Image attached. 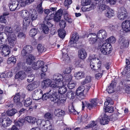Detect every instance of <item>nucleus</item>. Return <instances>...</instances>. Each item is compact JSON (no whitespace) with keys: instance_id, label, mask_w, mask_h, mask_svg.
<instances>
[{"instance_id":"9b49d317","label":"nucleus","mask_w":130,"mask_h":130,"mask_svg":"<svg viewBox=\"0 0 130 130\" xmlns=\"http://www.w3.org/2000/svg\"><path fill=\"white\" fill-rule=\"evenodd\" d=\"M7 38L10 47L11 48L13 47L16 43V39L15 35L13 34H9L7 36Z\"/></svg>"},{"instance_id":"864d4df0","label":"nucleus","mask_w":130,"mask_h":130,"mask_svg":"<svg viewBox=\"0 0 130 130\" xmlns=\"http://www.w3.org/2000/svg\"><path fill=\"white\" fill-rule=\"evenodd\" d=\"M84 62L83 61L80 60H78L75 63V64L78 67L83 68L84 64Z\"/></svg>"},{"instance_id":"a211bd4d","label":"nucleus","mask_w":130,"mask_h":130,"mask_svg":"<svg viewBox=\"0 0 130 130\" xmlns=\"http://www.w3.org/2000/svg\"><path fill=\"white\" fill-rule=\"evenodd\" d=\"M52 83V82L51 80L48 78L42 81L41 87L43 89H45L50 86L51 87V85Z\"/></svg>"},{"instance_id":"dca6fc26","label":"nucleus","mask_w":130,"mask_h":130,"mask_svg":"<svg viewBox=\"0 0 130 130\" xmlns=\"http://www.w3.org/2000/svg\"><path fill=\"white\" fill-rule=\"evenodd\" d=\"M122 26L124 31L127 32L130 31V21L125 20L122 23Z\"/></svg>"},{"instance_id":"49530a36","label":"nucleus","mask_w":130,"mask_h":130,"mask_svg":"<svg viewBox=\"0 0 130 130\" xmlns=\"http://www.w3.org/2000/svg\"><path fill=\"white\" fill-rule=\"evenodd\" d=\"M37 33V29L35 28L31 29L29 32V35L31 37L34 36Z\"/></svg>"},{"instance_id":"412c9836","label":"nucleus","mask_w":130,"mask_h":130,"mask_svg":"<svg viewBox=\"0 0 130 130\" xmlns=\"http://www.w3.org/2000/svg\"><path fill=\"white\" fill-rule=\"evenodd\" d=\"M15 27L17 28H14L15 30L12 28L11 27L9 26H7L5 27V32L6 34H11L12 33L13 31H15V32H18L20 30V29L19 28H18L17 26H16Z\"/></svg>"},{"instance_id":"473e14b6","label":"nucleus","mask_w":130,"mask_h":130,"mask_svg":"<svg viewBox=\"0 0 130 130\" xmlns=\"http://www.w3.org/2000/svg\"><path fill=\"white\" fill-rule=\"evenodd\" d=\"M122 85L124 86V89L127 93H130V84H127L126 81L123 80L122 82Z\"/></svg>"},{"instance_id":"2f4dec72","label":"nucleus","mask_w":130,"mask_h":130,"mask_svg":"<svg viewBox=\"0 0 130 130\" xmlns=\"http://www.w3.org/2000/svg\"><path fill=\"white\" fill-rule=\"evenodd\" d=\"M20 95L19 93L16 94L13 98V101L14 103L17 105H20L21 104L20 102Z\"/></svg>"},{"instance_id":"423d86ee","label":"nucleus","mask_w":130,"mask_h":130,"mask_svg":"<svg viewBox=\"0 0 130 130\" xmlns=\"http://www.w3.org/2000/svg\"><path fill=\"white\" fill-rule=\"evenodd\" d=\"M97 100L95 99L91 100L89 103L85 101L84 103L83 102H82V104L83 106L82 109L83 110L84 109L85 106H86L89 110H91L94 108L97 105Z\"/></svg>"},{"instance_id":"c03bdc74","label":"nucleus","mask_w":130,"mask_h":130,"mask_svg":"<svg viewBox=\"0 0 130 130\" xmlns=\"http://www.w3.org/2000/svg\"><path fill=\"white\" fill-rule=\"evenodd\" d=\"M74 93L72 91H70L67 93V96L71 99H73L75 97Z\"/></svg>"},{"instance_id":"e433bc0d","label":"nucleus","mask_w":130,"mask_h":130,"mask_svg":"<svg viewBox=\"0 0 130 130\" xmlns=\"http://www.w3.org/2000/svg\"><path fill=\"white\" fill-rule=\"evenodd\" d=\"M37 85L35 83H32L29 84L27 87V89L29 91H31L37 87Z\"/></svg>"},{"instance_id":"2eb2a0df","label":"nucleus","mask_w":130,"mask_h":130,"mask_svg":"<svg viewBox=\"0 0 130 130\" xmlns=\"http://www.w3.org/2000/svg\"><path fill=\"white\" fill-rule=\"evenodd\" d=\"M33 48L31 45H27L24 47L21 52V55L23 56H25L26 54L31 53Z\"/></svg>"},{"instance_id":"c9c22d12","label":"nucleus","mask_w":130,"mask_h":130,"mask_svg":"<svg viewBox=\"0 0 130 130\" xmlns=\"http://www.w3.org/2000/svg\"><path fill=\"white\" fill-rule=\"evenodd\" d=\"M37 48L39 53H42L45 52L46 50V48L41 44H39L37 46Z\"/></svg>"},{"instance_id":"7c9ffc66","label":"nucleus","mask_w":130,"mask_h":130,"mask_svg":"<svg viewBox=\"0 0 130 130\" xmlns=\"http://www.w3.org/2000/svg\"><path fill=\"white\" fill-rule=\"evenodd\" d=\"M66 85H63L59 87L58 92L61 94H63L66 92L67 89L66 87Z\"/></svg>"},{"instance_id":"4468645a","label":"nucleus","mask_w":130,"mask_h":130,"mask_svg":"<svg viewBox=\"0 0 130 130\" xmlns=\"http://www.w3.org/2000/svg\"><path fill=\"white\" fill-rule=\"evenodd\" d=\"M18 2L17 1L15 0H12L9 6L10 10L13 11L19 8L20 7H18Z\"/></svg>"},{"instance_id":"6e6552de","label":"nucleus","mask_w":130,"mask_h":130,"mask_svg":"<svg viewBox=\"0 0 130 130\" xmlns=\"http://www.w3.org/2000/svg\"><path fill=\"white\" fill-rule=\"evenodd\" d=\"M79 36L78 34L76 32L72 33L71 38L69 42V45L71 47L75 46L76 45V42L79 39Z\"/></svg>"},{"instance_id":"69168bd1","label":"nucleus","mask_w":130,"mask_h":130,"mask_svg":"<svg viewBox=\"0 0 130 130\" xmlns=\"http://www.w3.org/2000/svg\"><path fill=\"white\" fill-rule=\"evenodd\" d=\"M47 65L44 64L43 63V65L42 66L41 68V71L43 72H46L47 70Z\"/></svg>"},{"instance_id":"0eeeda50","label":"nucleus","mask_w":130,"mask_h":130,"mask_svg":"<svg viewBox=\"0 0 130 130\" xmlns=\"http://www.w3.org/2000/svg\"><path fill=\"white\" fill-rule=\"evenodd\" d=\"M101 52L104 55H108L111 53L112 51L111 46L109 43H104L101 48Z\"/></svg>"},{"instance_id":"e2e57ef3","label":"nucleus","mask_w":130,"mask_h":130,"mask_svg":"<svg viewBox=\"0 0 130 130\" xmlns=\"http://www.w3.org/2000/svg\"><path fill=\"white\" fill-rule=\"evenodd\" d=\"M106 41L109 43H114L115 42L116 39L114 37L111 36L107 39Z\"/></svg>"},{"instance_id":"680f3d73","label":"nucleus","mask_w":130,"mask_h":130,"mask_svg":"<svg viewBox=\"0 0 130 130\" xmlns=\"http://www.w3.org/2000/svg\"><path fill=\"white\" fill-rule=\"evenodd\" d=\"M104 109H105V112H108L109 113H111L113 111V108L112 107H109V106L106 107V108H104Z\"/></svg>"},{"instance_id":"0e129e2a","label":"nucleus","mask_w":130,"mask_h":130,"mask_svg":"<svg viewBox=\"0 0 130 130\" xmlns=\"http://www.w3.org/2000/svg\"><path fill=\"white\" fill-rule=\"evenodd\" d=\"M25 35L23 32H19L17 35L18 38H23L25 37Z\"/></svg>"},{"instance_id":"09e8293b","label":"nucleus","mask_w":130,"mask_h":130,"mask_svg":"<svg viewBox=\"0 0 130 130\" xmlns=\"http://www.w3.org/2000/svg\"><path fill=\"white\" fill-rule=\"evenodd\" d=\"M32 102V100L30 98H28L24 102V106L26 107H28L31 105Z\"/></svg>"},{"instance_id":"72a5a7b5","label":"nucleus","mask_w":130,"mask_h":130,"mask_svg":"<svg viewBox=\"0 0 130 130\" xmlns=\"http://www.w3.org/2000/svg\"><path fill=\"white\" fill-rule=\"evenodd\" d=\"M34 59V56L30 54L27 57L26 61V62L28 64L30 65Z\"/></svg>"},{"instance_id":"b1692460","label":"nucleus","mask_w":130,"mask_h":130,"mask_svg":"<svg viewBox=\"0 0 130 130\" xmlns=\"http://www.w3.org/2000/svg\"><path fill=\"white\" fill-rule=\"evenodd\" d=\"M89 35L91 36L89 41V43L91 44H93L95 43L97 40V37L95 33L90 34Z\"/></svg>"},{"instance_id":"aec40b11","label":"nucleus","mask_w":130,"mask_h":130,"mask_svg":"<svg viewBox=\"0 0 130 130\" xmlns=\"http://www.w3.org/2000/svg\"><path fill=\"white\" fill-rule=\"evenodd\" d=\"M127 13L125 10H122L119 12L117 15L118 18L120 20H125L127 17Z\"/></svg>"},{"instance_id":"a19ab883","label":"nucleus","mask_w":130,"mask_h":130,"mask_svg":"<svg viewBox=\"0 0 130 130\" xmlns=\"http://www.w3.org/2000/svg\"><path fill=\"white\" fill-rule=\"evenodd\" d=\"M126 63L127 66L125 68L124 72L126 73H127L130 71V62L128 60L126 59Z\"/></svg>"},{"instance_id":"f704fd0d","label":"nucleus","mask_w":130,"mask_h":130,"mask_svg":"<svg viewBox=\"0 0 130 130\" xmlns=\"http://www.w3.org/2000/svg\"><path fill=\"white\" fill-rule=\"evenodd\" d=\"M99 4L96 3V6L98 7L99 10L100 11H102L106 9L107 7V6L103 4H101L100 2H99Z\"/></svg>"},{"instance_id":"58836bf2","label":"nucleus","mask_w":130,"mask_h":130,"mask_svg":"<svg viewBox=\"0 0 130 130\" xmlns=\"http://www.w3.org/2000/svg\"><path fill=\"white\" fill-rule=\"evenodd\" d=\"M51 91V90H50L48 91L42 95V97L41 99L43 100H46L48 98H50Z\"/></svg>"},{"instance_id":"39448f33","label":"nucleus","mask_w":130,"mask_h":130,"mask_svg":"<svg viewBox=\"0 0 130 130\" xmlns=\"http://www.w3.org/2000/svg\"><path fill=\"white\" fill-rule=\"evenodd\" d=\"M37 125L41 127H44L45 130H48L52 128V125L49 121L45 120L42 119H39L36 121Z\"/></svg>"},{"instance_id":"6e6d98bb","label":"nucleus","mask_w":130,"mask_h":130,"mask_svg":"<svg viewBox=\"0 0 130 130\" xmlns=\"http://www.w3.org/2000/svg\"><path fill=\"white\" fill-rule=\"evenodd\" d=\"M42 26L43 32L45 34L48 33L49 30L48 27L45 24H42Z\"/></svg>"},{"instance_id":"338daca9","label":"nucleus","mask_w":130,"mask_h":130,"mask_svg":"<svg viewBox=\"0 0 130 130\" xmlns=\"http://www.w3.org/2000/svg\"><path fill=\"white\" fill-rule=\"evenodd\" d=\"M34 79V74H32L30 75H29L28 78L27 79V81L28 82H30L32 81Z\"/></svg>"},{"instance_id":"f03ea898","label":"nucleus","mask_w":130,"mask_h":130,"mask_svg":"<svg viewBox=\"0 0 130 130\" xmlns=\"http://www.w3.org/2000/svg\"><path fill=\"white\" fill-rule=\"evenodd\" d=\"M52 83L51 87L53 88H58L64 84V78L63 76L59 73L54 74L51 78Z\"/></svg>"},{"instance_id":"37998d69","label":"nucleus","mask_w":130,"mask_h":130,"mask_svg":"<svg viewBox=\"0 0 130 130\" xmlns=\"http://www.w3.org/2000/svg\"><path fill=\"white\" fill-rule=\"evenodd\" d=\"M113 88V84L112 82L111 83L110 86L107 88L106 90L109 93H113L114 92Z\"/></svg>"},{"instance_id":"393cba45","label":"nucleus","mask_w":130,"mask_h":130,"mask_svg":"<svg viewBox=\"0 0 130 130\" xmlns=\"http://www.w3.org/2000/svg\"><path fill=\"white\" fill-rule=\"evenodd\" d=\"M74 75L76 79H79L84 77L85 73L84 71H80L75 72Z\"/></svg>"},{"instance_id":"4d7b16f0","label":"nucleus","mask_w":130,"mask_h":130,"mask_svg":"<svg viewBox=\"0 0 130 130\" xmlns=\"http://www.w3.org/2000/svg\"><path fill=\"white\" fill-rule=\"evenodd\" d=\"M72 3V0H65L64 2V5L65 7L67 8V9H68L69 6Z\"/></svg>"},{"instance_id":"bb28decb","label":"nucleus","mask_w":130,"mask_h":130,"mask_svg":"<svg viewBox=\"0 0 130 130\" xmlns=\"http://www.w3.org/2000/svg\"><path fill=\"white\" fill-rule=\"evenodd\" d=\"M119 42L122 46L126 47L127 46L128 43L127 41L123 37H121L119 39Z\"/></svg>"},{"instance_id":"5fc2aeb1","label":"nucleus","mask_w":130,"mask_h":130,"mask_svg":"<svg viewBox=\"0 0 130 130\" xmlns=\"http://www.w3.org/2000/svg\"><path fill=\"white\" fill-rule=\"evenodd\" d=\"M119 113L117 112L116 113L113 114L110 117V118L113 121H114L117 119L118 118V115Z\"/></svg>"},{"instance_id":"3c124183","label":"nucleus","mask_w":130,"mask_h":130,"mask_svg":"<svg viewBox=\"0 0 130 130\" xmlns=\"http://www.w3.org/2000/svg\"><path fill=\"white\" fill-rule=\"evenodd\" d=\"M97 124V122L96 121H92L90 123L88 124L85 127L86 129H87L89 128L93 127L95 126Z\"/></svg>"},{"instance_id":"f8f14e48","label":"nucleus","mask_w":130,"mask_h":130,"mask_svg":"<svg viewBox=\"0 0 130 130\" xmlns=\"http://www.w3.org/2000/svg\"><path fill=\"white\" fill-rule=\"evenodd\" d=\"M0 52L4 56L8 55L10 53L9 46L7 45H2L0 46Z\"/></svg>"},{"instance_id":"5701e85b","label":"nucleus","mask_w":130,"mask_h":130,"mask_svg":"<svg viewBox=\"0 0 130 130\" xmlns=\"http://www.w3.org/2000/svg\"><path fill=\"white\" fill-rule=\"evenodd\" d=\"M85 89V88L83 85L79 86L76 90V95L80 96H83Z\"/></svg>"},{"instance_id":"1a4fd4ad","label":"nucleus","mask_w":130,"mask_h":130,"mask_svg":"<svg viewBox=\"0 0 130 130\" xmlns=\"http://www.w3.org/2000/svg\"><path fill=\"white\" fill-rule=\"evenodd\" d=\"M11 121L8 117H3L0 118V125L5 128L9 126L11 124Z\"/></svg>"},{"instance_id":"8fccbe9b","label":"nucleus","mask_w":130,"mask_h":130,"mask_svg":"<svg viewBox=\"0 0 130 130\" xmlns=\"http://www.w3.org/2000/svg\"><path fill=\"white\" fill-rule=\"evenodd\" d=\"M55 112L57 113L58 115L63 116L65 114V112L60 109L55 110Z\"/></svg>"},{"instance_id":"79ce46f5","label":"nucleus","mask_w":130,"mask_h":130,"mask_svg":"<svg viewBox=\"0 0 130 130\" xmlns=\"http://www.w3.org/2000/svg\"><path fill=\"white\" fill-rule=\"evenodd\" d=\"M8 14V13L5 12L3 13V15L0 16V22L2 23H6V20L5 19V17Z\"/></svg>"},{"instance_id":"20e7f679","label":"nucleus","mask_w":130,"mask_h":130,"mask_svg":"<svg viewBox=\"0 0 130 130\" xmlns=\"http://www.w3.org/2000/svg\"><path fill=\"white\" fill-rule=\"evenodd\" d=\"M72 78V76L70 74L66 75L64 76V84L63 85H67L69 89H72L74 88L76 85V83L71 82Z\"/></svg>"},{"instance_id":"de8ad7c7","label":"nucleus","mask_w":130,"mask_h":130,"mask_svg":"<svg viewBox=\"0 0 130 130\" xmlns=\"http://www.w3.org/2000/svg\"><path fill=\"white\" fill-rule=\"evenodd\" d=\"M91 77L90 76H87L85 80L82 82L81 84L83 85H84L86 84L90 83L91 81Z\"/></svg>"},{"instance_id":"9d476101","label":"nucleus","mask_w":130,"mask_h":130,"mask_svg":"<svg viewBox=\"0 0 130 130\" xmlns=\"http://www.w3.org/2000/svg\"><path fill=\"white\" fill-rule=\"evenodd\" d=\"M42 91L40 89L35 90L32 94L33 99L35 100H38L41 99L42 97Z\"/></svg>"},{"instance_id":"bf43d9fd","label":"nucleus","mask_w":130,"mask_h":130,"mask_svg":"<svg viewBox=\"0 0 130 130\" xmlns=\"http://www.w3.org/2000/svg\"><path fill=\"white\" fill-rule=\"evenodd\" d=\"M16 61V60L15 58L13 56H11L8 58V62L9 63L12 62L14 64L15 63Z\"/></svg>"},{"instance_id":"4be33fe9","label":"nucleus","mask_w":130,"mask_h":130,"mask_svg":"<svg viewBox=\"0 0 130 130\" xmlns=\"http://www.w3.org/2000/svg\"><path fill=\"white\" fill-rule=\"evenodd\" d=\"M63 11L61 9L59 10L54 16V21L58 22L61 19V17Z\"/></svg>"},{"instance_id":"f257e3e1","label":"nucleus","mask_w":130,"mask_h":130,"mask_svg":"<svg viewBox=\"0 0 130 130\" xmlns=\"http://www.w3.org/2000/svg\"><path fill=\"white\" fill-rule=\"evenodd\" d=\"M20 16L24 19L23 21L24 26L28 25L30 23V20H34L37 18V14L36 10L31 9L29 12L26 10H22L19 12Z\"/></svg>"},{"instance_id":"a878e982","label":"nucleus","mask_w":130,"mask_h":130,"mask_svg":"<svg viewBox=\"0 0 130 130\" xmlns=\"http://www.w3.org/2000/svg\"><path fill=\"white\" fill-rule=\"evenodd\" d=\"M78 56L81 59H84L87 57V54L85 50L82 49L79 51Z\"/></svg>"},{"instance_id":"f3484780","label":"nucleus","mask_w":130,"mask_h":130,"mask_svg":"<svg viewBox=\"0 0 130 130\" xmlns=\"http://www.w3.org/2000/svg\"><path fill=\"white\" fill-rule=\"evenodd\" d=\"M98 37L101 40H105L107 36L106 31L103 30H101L98 32L97 35Z\"/></svg>"},{"instance_id":"c756f323","label":"nucleus","mask_w":130,"mask_h":130,"mask_svg":"<svg viewBox=\"0 0 130 130\" xmlns=\"http://www.w3.org/2000/svg\"><path fill=\"white\" fill-rule=\"evenodd\" d=\"M26 77V75L24 71H20L17 73L15 75V78H19L23 79Z\"/></svg>"},{"instance_id":"ea45409f","label":"nucleus","mask_w":130,"mask_h":130,"mask_svg":"<svg viewBox=\"0 0 130 130\" xmlns=\"http://www.w3.org/2000/svg\"><path fill=\"white\" fill-rule=\"evenodd\" d=\"M17 112V110L16 109L13 108L7 111L6 113L8 116H12L14 115Z\"/></svg>"},{"instance_id":"cd10ccee","label":"nucleus","mask_w":130,"mask_h":130,"mask_svg":"<svg viewBox=\"0 0 130 130\" xmlns=\"http://www.w3.org/2000/svg\"><path fill=\"white\" fill-rule=\"evenodd\" d=\"M107 11V12L105 13V15L106 17L110 18L114 16L115 11L113 10L108 8Z\"/></svg>"},{"instance_id":"a18cd8bd","label":"nucleus","mask_w":130,"mask_h":130,"mask_svg":"<svg viewBox=\"0 0 130 130\" xmlns=\"http://www.w3.org/2000/svg\"><path fill=\"white\" fill-rule=\"evenodd\" d=\"M25 120L24 119H20L18 121L15 123V125L18 126H21L24 124Z\"/></svg>"},{"instance_id":"4c0bfd02","label":"nucleus","mask_w":130,"mask_h":130,"mask_svg":"<svg viewBox=\"0 0 130 130\" xmlns=\"http://www.w3.org/2000/svg\"><path fill=\"white\" fill-rule=\"evenodd\" d=\"M58 33L59 37L63 39L65 36L66 32L64 29H60L59 30Z\"/></svg>"},{"instance_id":"7ed1b4c3","label":"nucleus","mask_w":130,"mask_h":130,"mask_svg":"<svg viewBox=\"0 0 130 130\" xmlns=\"http://www.w3.org/2000/svg\"><path fill=\"white\" fill-rule=\"evenodd\" d=\"M101 61H99L97 63V67H95V64L93 62H92L90 63L91 68L93 70L99 72L96 73L95 76V78L97 79H100L101 78L104 71V67L101 66Z\"/></svg>"},{"instance_id":"ddd939ff","label":"nucleus","mask_w":130,"mask_h":130,"mask_svg":"<svg viewBox=\"0 0 130 130\" xmlns=\"http://www.w3.org/2000/svg\"><path fill=\"white\" fill-rule=\"evenodd\" d=\"M50 99L51 101L54 103H56L58 104L60 103V100L57 92L53 91L50 95Z\"/></svg>"},{"instance_id":"13d9d810","label":"nucleus","mask_w":130,"mask_h":130,"mask_svg":"<svg viewBox=\"0 0 130 130\" xmlns=\"http://www.w3.org/2000/svg\"><path fill=\"white\" fill-rule=\"evenodd\" d=\"M91 2V0H82V4L83 6H86L90 5Z\"/></svg>"},{"instance_id":"774afa93","label":"nucleus","mask_w":130,"mask_h":130,"mask_svg":"<svg viewBox=\"0 0 130 130\" xmlns=\"http://www.w3.org/2000/svg\"><path fill=\"white\" fill-rule=\"evenodd\" d=\"M72 68L70 67H68L65 68L63 71V73L64 74H68L71 72Z\"/></svg>"},{"instance_id":"603ef678","label":"nucleus","mask_w":130,"mask_h":130,"mask_svg":"<svg viewBox=\"0 0 130 130\" xmlns=\"http://www.w3.org/2000/svg\"><path fill=\"white\" fill-rule=\"evenodd\" d=\"M42 2H41L37 6V9L39 13L42 14L43 12V10L42 8Z\"/></svg>"},{"instance_id":"052dcab7","label":"nucleus","mask_w":130,"mask_h":130,"mask_svg":"<svg viewBox=\"0 0 130 130\" xmlns=\"http://www.w3.org/2000/svg\"><path fill=\"white\" fill-rule=\"evenodd\" d=\"M88 59L90 60L91 61L90 62V64L91 62H93V63H94V64L95 61H96L97 60L98 61L99 60L98 58H96L95 57H94L93 55L92 56H90L89 57Z\"/></svg>"},{"instance_id":"c85d7f7f","label":"nucleus","mask_w":130,"mask_h":130,"mask_svg":"<svg viewBox=\"0 0 130 130\" xmlns=\"http://www.w3.org/2000/svg\"><path fill=\"white\" fill-rule=\"evenodd\" d=\"M109 120L108 117L105 115L102 118L100 119V123L101 124L104 125L108 123Z\"/></svg>"},{"instance_id":"6ab92c4d","label":"nucleus","mask_w":130,"mask_h":130,"mask_svg":"<svg viewBox=\"0 0 130 130\" xmlns=\"http://www.w3.org/2000/svg\"><path fill=\"white\" fill-rule=\"evenodd\" d=\"M44 63L43 61L39 60L32 64V68L35 70H37L41 68L43 65Z\"/></svg>"}]
</instances>
